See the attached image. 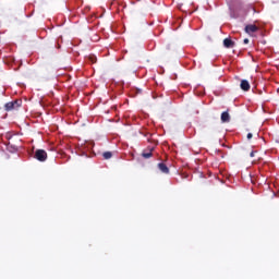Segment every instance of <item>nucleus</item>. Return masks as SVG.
<instances>
[{
	"label": "nucleus",
	"mask_w": 279,
	"mask_h": 279,
	"mask_svg": "<svg viewBox=\"0 0 279 279\" xmlns=\"http://www.w3.org/2000/svg\"><path fill=\"white\" fill-rule=\"evenodd\" d=\"M22 106V100L21 99H15L13 101L7 102L4 105V110L5 111H13V110H17L20 107Z\"/></svg>",
	"instance_id": "nucleus-1"
},
{
	"label": "nucleus",
	"mask_w": 279,
	"mask_h": 279,
	"mask_svg": "<svg viewBox=\"0 0 279 279\" xmlns=\"http://www.w3.org/2000/svg\"><path fill=\"white\" fill-rule=\"evenodd\" d=\"M34 157H35L37 160L44 162V161L47 160L48 155H47L46 150H44V149H37V150L35 151Z\"/></svg>",
	"instance_id": "nucleus-2"
},
{
	"label": "nucleus",
	"mask_w": 279,
	"mask_h": 279,
	"mask_svg": "<svg viewBox=\"0 0 279 279\" xmlns=\"http://www.w3.org/2000/svg\"><path fill=\"white\" fill-rule=\"evenodd\" d=\"M240 88H242V90H244V92H248V90L251 89L250 82L246 81V80H243V81L240 83Z\"/></svg>",
	"instance_id": "nucleus-3"
},
{
	"label": "nucleus",
	"mask_w": 279,
	"mask_h": 279,
	"mask_svg": "<svg viewBox=\"0 0 279 279\" xmlns=\"http://www.w3.org/2000/svg\"><path fill=\"white\" fill-rule=\"evenodd\" d=\"M244 31L247 34H253L256 33L258 31V27L256 25H246V27L244 28Z\"/></svg>",
	"instance_id": "nucleus-4"
},
{
	"label": "nucleus",
	"mask_w": 279,
	"mask_h": 279,
	"mask_svg": "<svg viewBox=\"0 0 279 279\" xmlns=\"http://www.w3.org/2000/svg\"><path fill=\"white\" fill-rule=\"evenodd\" d=\"M222 44L225 45V48H233L235 46V43L232 41L230 38H225Z\"/></svg>",
	"instance_id": "nucleus-5"
},
{
	"label": "nucleus",
	"mask_w": 279,
	"mask_h": 279,
	"mask_svg": "<svg viewBox=\"0 0 279 279\" xmlns=\"http://www.w3.org/2000/svg\"><path fill=\"white\" fill-rule=\"evenodd\" d=\"M158 168L162 173L168 174L170 172V169L163 162L158 163Z\"/></svg>",
	"instance_id": "nucleus-6"
},
{
	"label": "nucleus",
	"mask_w": 279,
	"mask_h": 279,
	"mask_svg": "<svg viewBox=\"0 0 279 279\" xmlns=\"http://www.w3.org/2000/svg\"><path fill=\"white\" fill-rule=\"evenodd\" d=\"M220 120H222V122H229L230 121V114L228 111L222 112V114L220 116Z\"/></svg>",
	"instance_id": "nucleus-7"
},
{
	"label": "nucleus",
	"mask_w": 279,
	"mask_h": 279,
	"mask_svg": "<svg viewBox=\"0 0 279 279\" xmlns=\"http://www.w3.org/2000/svg\"><path fill=\"white\" fill-rule=\"evenodd\" d=\"M153 150H154V148H151L149 153H143L142 156L144 158L148 159V158H150L153 156Z\"/></svg>",
	"instance_id": "nucleus-8"
},
{
	"label": "nucleus",
	"mask_w": 279,
	"mask_h": 279,
	"mask_svg": "<svg viewBox=\"0 0 279 279\" xmlns=\"http://www.w3.org/2000/svg\"><path fill=\"white\" fill-rule=\"evenodd\" d=\"M111 157H112V153L111 151L104 153V158L105 159H110Z\"/></svg>",
	"instance_id": "nucleus-9"
},
{
	"label": "nucleus",
	"mask_w": 279,
	"mask_h": 279,
	"mask_svg": "<svg viewBox=\"0 0 279 279\" xmlns=\"http://www.w3.org/2000/svg\"><path fill=\"white\" fill-rule=\"evenodd\" d=\"M89 60L93 62V63H96L97 62V58L95 56H90L89 57Z\"/></svg>",
	"instance_id": "nucleus-10"
},
{
	"label": "nucleus",
	"mask_w": 279,
	"mask_h": 279,
	"mask_svg": "<svg viewBox=\"0 0 279 279\" xmlns=\"http://www.w3.org/2000/svg\"><path fill=\"white\" fill-rule=\"evenodd\" d=\"M253 137V134L252 133H248L247 135H246V138H248V140H251Z\"/></svg>",
	"instance_id": "nucleus-11"
},
{
	"label": "nucleus",
	"mask_w": 279,
	"mask_h": 279,
	"mask_svg": "<svg viewBox=\"0 0 279 279\" xmlns=\"http://www.w3.org/2000/svg\"><path fill=\"white\" fill-rule=\"evenodd\" d=\"M250 43V40L246 38L244 39V45H247Z\"/></svg>",
	"instance_id": "nucleus-12"
},
{
	"label": "nucleus",
	"mask_w": 279,
	"mask_h": 279,
	"mask_svg": "<svg viewBox=\"0 0 279 279\" xmlns=\"http://www.w3.org/2000/svg\"><path fill=\"white\" fill-rule=\"evenodd\" d=\"M255 153H256V151H251V157H254V156H255Z\"/></svg>",
	"instance_id": "nucleus-13"
}]
</instances>
